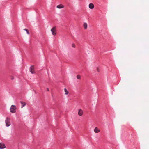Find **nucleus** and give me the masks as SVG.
<instances>
[{
  "instance_id": "f257e3e1",
  "label": "nucleus",
  "mask_w": 149,
  "mask_h": 149,
  "mask_svg": "<svg viewBox=\"0 0 149 149\" xmlns=\"http://www.w3.org/2000/svg\"><path fill=\"white\" fill-rule=\"evenodd\" d=\"M17 107L15 105H12L10 108V111L12 113H14L16 112Z\"/></svg>"
},
{
  "instance_id": "f03ea898",
  "label": "nucleus",
  "mask_w": 149,
  "mask_h": 149,
  "mask_svg": "<svg viewBox=\"0 0 149 149\" xmlns=\"http://www.w3.org/2000/svg\"><path fill=\"white\" fill-rule=\"evenodd\" d=\"M56 26L53 27L51 29V31L52 32V35L54 36L56 34Z\"/></svg>"
},
{
  "instance_id": "7ed1b4c3",
  "label": "nucleus",
  "mask_w": 149,
  "mask_h": 149,
  "mask_svg": "<svg viewBox=\"0 0 149 149\" xmlns=\"http://www.w3.org/2000/svg\"><path fill=\"white\" fill-rule=\"evenodd\" d=\"M6 126V127L9 126V119L8 118H7L5 120Z\"/></svg>"
},
{
  "instance_id": "20e7f679",
  "label": "nucleus",
  "mask_w": 149,
  "mask_h": 149,
  "mask_svg": "<svg viewBox=\"0 0 149 149\" xmlns=\"http://www.w3.org/2000/svg\"><path fill=\"white\" fill-rule=\"evenodd\" d=\"M30 71L32 74L35 73V71L33 66L32 65L31 66L30 68Z\"/></svg>"
},
{
  "instance_id": "39448f33",
  "label": "nucleus",
  "mask_w": 149,
  "mask_h": 149,
  "mask_svg": "<svg viewBox=\"0 0 149 149\" xmlns=\"http://www.w3.org/2000/svg\"><path fill=\"white\" fill-rule=\"evenodd\" d=\"M5 148V144L3 143H0V149H3Z\"/></svg>"
},
{
  "instance_id": "423d86ee",
  "label": "nucleus",
  "mask_w": 149,
  "mask_h": 149,
  "mask_svg": "<svg viewBox=\"0 0 149 149\" xmlns=\"http://www.w3.org/2000/svg\"><path fill=\"white\" fill-rule=\"evenodd\" d=\"M83 111L81 109H79L78 111V114L79 116H82L83 115Z\"/></svg>"
},
{
  "instance_id": "0eeeda50",
  "label": "nucleus",
  "mask_w": 149,
  "mask_h": 149,
  "mask_svg": "<svg viewBox=\"0 0 149 149\" xmlns=\"http://www.w3.org/2000/svg\"><path fill=\"white\" fill-rule=\"evenodd\" d=\"M94 132L96 133H98L100 131V130L97 127H96L94 129Z\"/></svg>"
},
{
  "instance_id": "6e6552de",
  "label": "nucleus",
  "mask_w": 149,
  "mask_h": 149,
  "mask_svg": "<svg viewBox=\"0 0 149 149\" xmlns=\"http://www.w3.org/2000/svg\"><path fill=\"white\" fill-rule=\"evenodd\" d=\"M94 6L93 4L91 3L89 5V7L91 9H93L94 8Z\"/></svg>"
},
{
  "instance_id": "1a4fd4ad",
  "label": "nucleus",
  "mask_w": 149,
  "mask_h": 149,
  "mask_svg": "<svg viewBox=\"0 0 149 149\" xmlns=\"http://www.w3.org/2000/svg\"><path fill=\"white\" fill-rule=\"evenodd\" d=\"M64 6L62 4H59L57 6V8L59 9L62 8H64Z\"/></svg>"
},
{
  "instance_id": "9d476101",
  "label": "nucleus",
  "mask_w": 149,
  "mask_h": 149,
  "mask_svg": "<svg viewBox=\"0 0 149 149\" xmlns=\"http://www.w3.org/2000/svg\"><path fill=\"white\" fill-rule=\"evenodd\" d=\"M83 26L85 29H86L87 28V24L86 23H84L83 24Z\"/></svg>"
},
{
  "instance_id": "9b49d317",
  "label": "nucleus",
  "mask_w": 149,
  "mask_h": 149,
  "mask_svg": "<svg viewBox=\"0 0 149 149\" xmlns=\"http://www.w3.org/2000/svg\"><path fill=\"white\" fill-rule=\"evenodd\" d=\"M21 103L22 104V108L24 106H25L26 105V104L24 102H21Z\"/></svg>"
},
{
  "instance_id": "f8f14e48",
  "label": "nucleus",
  "mask_w": 149,
  "mask_h": 149,
  "mask_svg": "<svg viewBox=\"0 0 149 149\" xmlns=\"http://www.w3.org/2000/svg\"><path fill=\"white\" fill-rule=\"evenodd\" d=\"M64 91L65 92V95H67L68 94L69 92L68 91H67V90L66 88L64 89Z\"/></svg>"
},
{
  "instance_id": "ddd939ff",
  "label": "nucleus",
  "mask_w": 149,
  "mask_h": 149,
  "mask_svg": "<svg viewBox=\"0 0 149 149\" xmlns=\"http://www.w3.org/2000/svg\"><path fill=\"white\" fill-rule=\"evenodd\" d=\"M77 79H80L81 78V76L80 75H77Z\"/></svg>"
},
{
  "instance_id": "4468645a",
  "label": "nucleus",
  "mask_w": 149,
  "mask_h": 149,
  "mask_svg": "<svg viewBox=\"0 0 149 149\" xmlns=\"http://www.w3.org/2000/svg\"><path fill=\"white\" fill-rule=\"evenodd\" d=\"M24 30H25V31H26V32H27V33L28 34H29V31H28V30L27 29H24Z\"/></svg>"
},
{
  "instance_id": "2eb2a0df",
  "label": "nucleus",
  "mask_w": 149,
  "mask_h": 149,
  "mask_svg": "<svg viewBox=\"0 0 149 149\" xmlns=\"http://www.w3.org/2000/svg\"><path fill=\"white\" fill-rule=\"evenodd\" d=\"M72 47L73 48H75V45L74 43H73L72 45Z\"/></svg>"
},
{
  "instance_id": "dca6fc26",
  "label": "nucleus",
  "mask_w": 149,
  "mask_h": 149,
  "mask_svg": "<svg viewBox=\"0 0 149 149\" xmlns=\"http://www.w3.org/2000/svg\"><path fill=\"white\" fill-rule=\"evenodd\" d=\"M97 71L98 72H99L100 71V70H99V68H97Z\"/></svg>"
},
{
  "instance_id": "f3484780",
  "label": "nucleus",
  "mask_w": 149,
  "mask_h": 149,
  "mask_svg": "<svg viewBox=\"0 0 149 149\" xmlns=\"http://www.w3.org/2000/svg\"><path fill=\"white\" fill-rule=\"evenodd\" d=\"M13 79H14V77H13V76H12V77H11V79L12 80H13Z\"/></svg>"
},
{
  "instance_id": "a211bd4d",
  "label": "nucleus",
  "mask_w": 149,
  "mask_h": 149,
  "mask_svg": "<svg viewBox=\"0 0 149 149\" xmlns=\"http://www.w3.org/2000/svg\"><path fill=\"white\" fill-rule=\"evenodd\" d=\"M47 90L48 91H49V88H47Z\"/></svg>"
}]
</instances>
